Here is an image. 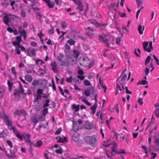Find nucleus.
Here are the masks:
<instances>
[{
    "mask_svg": "<svg viewBox=\"0 0 159 159\" xmlns=\"http://www.w3.org/2000/svg\"><path fill=\"white\" fill-rule=\"evenodd\" d=\"M84 84L86 86H89L91 84L87 80H85L84 81Z\"/></svg>",
    "mask_w": 159,
    "mask_h": 159,
    "instance_id": "nucleus-49",
    "label": "nucleus"
},
{
    "mask_svg": "<svg viewBox=\"0 0 159 159\" xmlns=\"http://www.w3.org/2000/svg\"><path fill=\"white\" fill-rule=\"evenodd\" d=\"M50 101L49 99H46L45 101V103H44L43 107L44 108H45L49 106V103L50 102Z\"/></svg>",
    "mask_w": 159,
    "mask_h": 159,
    "instance_id": "nucleus-38",
    "label": "nucleus"
},
{
    "mask_svg": "<svg viewBox=\"0 0 159 159\" xmlns=\"http://www.w3.org/2000/svg\"><path fill=\"white\" fill-rule=\"evenodd\" d=\"M26 12L23 9L21 10V16L22 17H25L26 16Z\"/></svg>",
    "mask_w": 159,
    "mask_h": 159,
    "instance_id": "nucleus-46",
    "label": "nucleus"
},
{
    "mask_svg": "<svg viewBox=\"0 0 159 159\" xmlns=\"http://www.w3.org/2000/svg\"><path fill=\"white\" fill-rule=\"evenodd\" d=\"M61 25L62 29H65L67 26V24L65 22H62L61 23Z\"/></svg>",
    "mask_w": 159,
    "mask_h": 159,
    "instance_id": "nucleus-37",
    "label": "nucleus"
},
{
    "mask_svg": "<svg viewBox=\"0 0 159 159\" xmlns=\"http://www.w3.org/2000/svg\"><path fill=\"white\" fill-rule=\"evenodd\" d=\"M153 148L155 151L159 152V144H156Z\"/></svg>",
    "mask_w": 159,
    "mask_h": 159,
    "instance_id": "nucleus-47",
    "label": "nucleus"
},
{
    "mask_svg": "<svg viewBox=\"0 0 159 159\" xmlns=\"http://www.w3.org/2000/svg\"><path fill=\"white\" fill-rule=\"evenodd\" d=\"M16 41L18 42L19 43H20L22 41V39L21 36H19L16 37Z\"/></svg>",
    "mask_w": 159,
    "mask_h": 159,
    "instance_id": "nucleus-51",
    "label": "nucleus"
},
{
    "mask_svg": "<svg viewBox=\"0 0 159 159\" xmlns=\"http://www.w3.org/2000/svg\"><path fill=\"white\" fill-rule=\"evenodd\" d=\"M72 108L75 110V111H77L79 110V105H76L75 104L72 105Z\"/></svg>",
    "mask_w": 159,
    "mask_h": 159,
    "instance_id": "nucleus-35",
    "label": "nucleus"
},
{
    "mask_svg": "<svg viewBox=\"0 0 159 159\" xmlns=\"http://www.w3.org/2000/svg\"><path fill=\"white\" fill-rule=\"evenodd\" d=\"M141 148L143 150L145 154V157H148L149 155L148 154V150L146 146L145 145H142L141 146Z\"/></svg>",
    "mask_w": 159,
    "mask_h": 159,
    "instance_id": "nucleus-19",
    "label": "nucleus"
},
{
    "mask_svg": "<svg viewBox=\"0 0 159 159\" xmlns=\"http://www.w3.org/2000/svg\"><path fill=\"white\" fill-rule=\"evenodd\" d=\"M99 84L100 85V86H101V87L102 88H103L104 89V92H105L106 90V89H107V88L106 87V86L105 85L103 84L102 82H101L100 80L99 81Z\"/></svg>",
    "mask_w": 159,
    "mask_h": 159,
    "instance_id": "nucleus-40",
    "label": "nucleus"
},
{
    "mask_svg": "<svg viewBox=\"0 0 159 159\" xmlns=\"http://www.w3.org/2000/svg\"><path fill=\"white\" fill-rule=\"evenodd\" d=\"M107 23H103L102 22H101L100 23H99V24L98 25H97V27H100V26H103V28L102 27H101V28L102 29H103L104 28H106V27L107 26Z\"/></svg>",
    "mask_w": 159,
    "mask_h": 159,
    "instance_id": "nucleus-30",
    "label": "nucleus"
},
{
    "mask_svg": "<svg viewBox=\"0 0 159 159\" xmlns=\"http://www.w3.org/2000/svg\"><path fill=\"white\" fill-rule=\"evenodd\" d=\"M116 112L118 114L119 111V108L118 107V103H116V105L114 107Z\"/></svg>",
    "mask_w": 159,
    "mask_h": 159,
    "instance_id": "nucleus-41",
    "label": "nucleus"
},
{
    "mask_svg": "<svg viewBox=\"0 0 159 159\" xmlns=\"http://www.w3.org/2000/svg\"><path fill=\"white\" fill-rule=\"evenodd\" d=\"M148 84V82L147 81H146L145 80H142V81L141 82V84H143V85H145V84Z\"/></svg>",
    "mask_w": 159,
    "mask_h": 159,
    "instance_id": "nucleus-64",
    "label": "nucleus"
},
{
    "mask_svg": "<svg viewBox=\"0 0 159 159\" xmlns=\"http://www.w3.org/2000/svg\"><path fill=\"white\" fill-rule=\"evenodd\" d=\"M84 140L86 143L93 147H95L97 145V139L94 135L92 136H86Z\"/></svg>",
    "mask_w": 159,
    "mask_h": 159,
    "instance_id": "nucleus-2",
    "label": "nucleus"
},
{
    "mask_svg": "<svg viewBox=\"0 0 159 159\" xmlns=\"http://www.w3.org/2000/svg\"><path fill=\"white\" fill-rule=\"evenodd\" d=\"M12 44L14 46H16L18 45H19V43L16 41H14L12 42Z\"/></svg>",
    "mask_w": 159,
    "mask_h": 159,
    "instance_id": "nucleus-58",
    "label": "nucleus"
},
{
    "mask_svg": "<svg viewBox=\"0 0 159 159\" xmlns=\"http://www.w3.org/2000/svg\"><path fill=\"white\" fill-rule=\"evenodd\" d=\"M18 31L20 36H23L24 39L25 40L27 36L26 32L25 30L23 28L22 26H20L18 28Z\"/></svg>",
    "mask_w": 159,
    "mask_h": 159,
    "instance_id": "nucleus-8",
    "label": "nucleus"
},
{
    "mask_svg": "<svg viewBox=\"0 0 159 159\" xmlns=\"http://www.w3.org/2000/svg\"><path fill=\"white\" fill-rule=\"evenodd\" d=\"M26 51L28 55L30 57L34 56L36 55L35 49L34 48L31 49L30 48H28L27 49Z\"/></svg>",
    "mask_w": 159,
    "mask_h": 159,
    "instance_id": "nucleus-11",
    "label": "nucleus"
},
{
    "mask_svg": "<svg viewBox=\"0 0 159 159\" xmlns=\"http://www.w3.org/2000/svg\"><path fill=\"white\" fill-rule=\"evenodd\" d=\"M34 99L35 102H38L41 99L42 96L35 93L34 94Z\"/></svg>",
    "mask_w": 159,
    "mask_h": 159,
    "instance_id": "nucleus-18",
    "label": "nucleus"
},
{
    "mask_svg": "<svg viewBox=\"0 0 159 159\" xmlns=\"http://www.w3.org/2000/svg\"><path fill=\"white\" fill-rule=\"evenodd\" d=\"M143 7L139 9L136 12V17L137 19H138L139 14L141 10L143 9Z\"/></svg>",
    "mask_w": 159,
    "mask_h": 159,
    "instance_id": "nucleus-59",
    "label": "nucleus"
},
{
    "mask_svg": "<svg viewBox=\"0 0 159 159\" xmlns=\"http://www.w3.org/2000/svg\"><path fill=\"white\" fill-rule=\"evenodd\" d=\"M73 55L74 57V58L77 59L79 56V52L76 49H75L73 50Z\"/></svg>",
    "mask_w": 159,
    "mask_h": 159,
    "instance_id": "nucleus-24",
    "label": "nucleus"
},
{
    "mask_svg": "<svg viewBox=\"0 0 159 159\" xmlns=\"http://www.w3.org/2000/svg\"><path fill=\"white\" fill-rule=\"evenodd\" d=\"M84 126L85 129H91L93 127V125L89 121L85 122Z\"/></svg>",
    "mask_w": 159,
    "mask_h": 159,
    "instance_id": "nucleus-15",
    "label": "nucleus"
},
{
    "mask_svg": "<svg viewBox=\"0 0 159 159\" xmlns=\"http://www.w3.org/2000/svg\"><path fill=\"white\" fill-rule=\"evenodd\" d=\"M25 79L26 81L31 82L32 81L33 78L32 77L31 75H27L25 76Z\"/></svg>",
    "mask_w": 159,
    "mask_h": 159,
    "instance_id": "nucleus-29",
    "label": "nucleus"
},
{
    "mask_svg": "<svg viewBox=\"0 0 159 159\" xmlns=\"http://www.w3.org/2000/svg\"><path fill=\"white\" fill-rule=\"evenodd\" d=\"M120 16L121 18L124 17H126L127 16L126 15V14L125 13H121L120 11H118L117 12V16Z\"/></svg>",
    "mask_w": 159,
    "mask_h": 159,
    "instance_id": "nucleus-34",
    "label": "nucleus"
},
{
    "mask_svg": "<svg viewBox=\"0 0 159 159\" xmlns=\"http://www.w3.org/2000/svg\"><path fill=\"white\" fill-rule=\"evenodd\" d=\"M120 86H121L122 88L123 89V90H124V84H123V85L120 84L119 82H118L117 81V82L116 83V89L117 90H119L120 91L122 90V89L121 88Z\"/></svg>",
    "mask_w": 159,
    "mask_h": 159,
    "instance_id": "nucleus-20",
    "label": "nucleus"
},
{
    "mask_svg": "<svg viewBox=\"0 0 159 159\" xmlns=\"http://www.w3.org/2000/svg\"><path fill=\"white\" fill-rule=\"evenodd\" d=\"M11 71L12 73L15 75V79H16L17 78V72L15 70V67H12L11 69Z\"/></svg>",
    "mask_w": 159,
    "mask_h": 159,
    "instance_id": "nucleus-32",
    "label": "nucleus"
},
{
    "mask_svg": "<svg viewBox=\"0 0 159 159\" xmlns=\"http://www.w3.org/2000/svg\"><path fill=\"white\" fill-rule=\"evenodd\" d=\"M144 71L145 72L146 76H147L148 75L149 72V69L147 67H146Z\"/></svg>",
    "mask_w": 159,
    "mask_h": 159,
    "instance_id": "nucleus-62",
    "label": "nucleus"
},
{
    "mask_svg": "<svg viewBox=\"0 0 159 159\" xmlns=\"http://www.w3.org/2000/svg\"><path fill=\"white\" fill-rule=\"evenodd\" d=\"M43 90L42 89H38L36 93L41 96L43 94Z\"/></svg>",
    "mask_w": 159,
    "mask_h": 159,
    "instance_id": "nucleus-43",
    "label": "nucleus"
},
{
    "mask_svg": "<svg viewBox=\"0 0 159 159\" xmlns=\"http://www.w3.org/2000/svg\"><path fill=\"white\" fill-rule=\"evenodd\" d=\"M67 42L70 45H74L75 43V41L72 39H70L67 40Z\"/></svg>",
    "mask_w": 159,
    "mask_h": 159,
    "instance_id": "nucleus-33",
    "label": "nucleus"
},
{
    "mask_svg": "<svg viewBox=\"0 0 159 159\" xmlns=\"http://www.w3.org/2000/svg\"><path fill=\"white\" fill-rule=\"evenodd\" d=\"M79 134L77 133H75L72 136V139L74 141L76 142L79 140Z\"/></svg>",
    "mask_w": 159,
    "mask_h": 159,
    "instance_id": "nucleus-16",
    "label": "nucleus"
},
{
    "mask_svg": "<svg viewBox=\"0 0 159 159\" xmlns=\"http://www.w3.org/2000/svg\"><path fill=\"white\" fill-rule=\"evenodd\" d=\"M42 80L40 79L38 80H34L32 83V85L34 86L38 85L40 84V82Z\"/></svg>",
    "mask_w": 159,
    "mask_h": 159,
    "instance_id": "nucleus-23",
    "label": "nucleus"
},
{
    "mask_svg": "<svg viewBox=\"0 0 159 159\" xmlns=\"http://www.w3.org/2000/svg\"><path fill=\"white\" fill-rule=\"evenodd\" d=\"M38 72L40 75H43L46 73L45 70L42 69H39Z\"/></svg>",
    "mask_w": 159,
    "mask_h": 159,
    "instance_id": "nucleus-54",
    "label": "nucleus"
},
{
    "mask_svg": "<svg viewBox=\"0 0 159 159\" xmlns=\"http://www.w3.org/2000/svg\"><path fill=\"white\" fill-rule=\"evenodd\" d=\"M6 143L10 147V148H11L13 146L11 141L9 140H8L6 141Z\"/></svg>",
    "mask_w": 159,
    "mask_h": 159,
    "instance_id": "nucleus-52",
    "label": "nucleus"
},
{
    "mask_svg": "<svg viewBox=\"0 0 159 159\" xmlns=\"http://www.w3.org/2000/svg\"><path fill=\"white\" fill-rule=\"evenodd\" d=\"M51 27V29L48 30V33L50 35H52L53 34L54 32V27L52 26L51 25H50Z\"/></svg>",
    "mask_w": 159,
    "mask_h": 159,
    "instance_id": "nucleus-36",
    "label": "nucleus"
},
{
    "mask_svg": "<svg viewBox=\"0 0 159 159\" xmlns=\"http://www.w3.org/2000/svg\"><path fill=\"white\" fill-rule=\"evenodd\" d=\"M99 37L100 41L103 42L108 47H109V42L110 40V39L109 37L107 36L99 35Z\"/></svg>",
    "mask_w": 159,
    "mask_h": 159,
    "instance_id": "nucleus-6",
    "label": "nucleus"
},
{
    "mask_svg": "<svg viewBox=\"0 0 159 159\" xmlns=\"http://www.w3.org/2000/svg\"><path fill=\"white\" fill-rule=\"evenodd\" d=\"M155 114L157 117L159 118V109L157 108L155 111Z\"/></svg>",
    "mask_w": 159,
    "mask_h": 159,
    "instance_id": "nucleus-63",
    "label": "nucleus"
},
{
    "mask_svg": "<svg viewBox=\"0 0 159 159\" xmlns=\"http://www.w3.org/2000/svg\"><path fill=\"white\" fill-rule=\"evenodd\" d=\"M37 45V44L34 41H32L30 42V46L33 47H35Z\"/></svg>",
    "mask_w": 159,
    "mask_h": 159,
    "instance_id": "nucleus-53",
    "label": "nucleus"
},
{
    "mask_svg": "<svg viewBox=\"0 0 159 159\" xmlns=\"http://www.w3.org/2000/svg\"><path fill=\"white\" fill-rule=\"evenodd\" d=\"M144 26H142L140 24L139 25L138 28V30L140 34H143V31H144Z\"/></svg>",
    "mask_w": 159,
    "mask_h": 159,
    "instance_id": "nucleus-17",
    "label": "nucleus"
},
{
    "mask_svg": "<svg viewBox=\"0 0 159 159\" xmlns=\"http://www.w3.org/2000/svg\"><path fill=\"white\" fill-rule=\"evenodd\" d=\"M31 120L32 122L33 123L36 124L38 122V120L37 118L35 117L32 118L31 119Z\"/></svg>",
    "mask_w": 159,
    "mask_h": 159,
    "instance_id": "nucleus-50",
    "label": "nucleus"
},
{
    "mask_svg": "<svg viewBox=\"0 0 159 159\" xmlns=\"http://www.w3.org/2000/svg\"><path fill=\"white\" fill-rule=\"evenodd\" d=\"M9 15L4 16L3 17V21L4 23L7 25L9 26V22L10 20L11 17Z\"/></svg>",
    "mask_w": 159,
    "mask_h": 159,
    "instance_id": "nucleus-13",
    "label": "nucleus"
},
{
    "mask_svg": "<svg viewBox=\"0 0 159 159\" xmlns=\"http://www.w3.org/2000/svg\"><path fill=\"white\" fill-rule=\"evenodd\" d=\"M97 108V106L96 105H94L90 107V109L91 110V113L92 114H95Z\"/></svg>",
    "mask_w": 159,
    "mask_h": 159,
    "instance_id": "nucleus-28",
    "label": "nucleus"
},
{
    "mask_svg": "<svg viewBox=\"0 0 159 159\" xmlns=\"http://www.w3.org/2000/svg\"><path fill=\"white\" fill-rule=\"evenodd\" d=\"M89 20L90 23L94 25L97 27L99 24V23L95 19H90Z\"/></svg>",
    "mask_w": 159,
    "mask_h": 159,
    "instance_id": "nucleus-31",
    "label": "nucleus"
},
{
    "mask_svg": "<svg viewBox=\"0 0 159 159\" xmlns=\"http://www.w3.org/2000/svg\"><path fill=\"white\" fill-rule=\"evenodd\" d=\"M26 111L23 109L17 110L14 113L15 116H19L18 119H20V117L22 116H23V119H26Z\"/></svg>",
    "mask_w": 159,
    "mask_h": 159,
    "instance_id": "nucleus-4",
    "label": "nucleus"
},
{
    "mask_svg": "<svg viewBox=\"0 0 159 159\" xmlns=\"http://www.w3.org/2000/svg\"><path fill=\"white\" fill-rule=\"evenodd\" d=\"M4 120L8 128L10 130H13V133L18 139L22 140L24 136L18 132L17 129H16L15 126H12L11 122L9 120L7 116L5 117Z\"/></svg>",
    "mask_w": 159,
    "mask_h": 159,
    "instance_id": "nucleus-1",
    "label": "nucleus"
},
{
    "mask_svg": "<svg viewBox=\"0 0 159 159\" xmlns=\"http://www.w3.org/2000/svg\"><path fill=\"white\" fill-rule=\"evenodd\" d=\"M51 66L52 70L55 73H57L58 71L57 69V65L56 62L52 61L50 64Z\"/></svg>",
    "mask_w": 159,
    "mask_h": 159,
    "instance_id": "nucleus-12",
    "label": "nucleus"
},
{
    "mask_svg": "<svg viewBox=\"0 0 159 159\" xmlns=\"http://www.w3.org/2000/svg\"><path fill=\"white\" fill-rule=\"evenodd\" d=\"M15 51L17 54L19 55L20 53V51L18 48H15Z\"/></svg>",
    "mask_w": 159,
    "mask_h": 159,
    "instance_id": "nucleus-55",
    "label": "nucleus"
},
{
    "mask_svg": "<svg viewBox=\"0 0 159 159\" xmlns=\"http://www.w3.org/2000/svg\"><path fill=\"white\" fill-rule=\"evenodd\" d=\"M149 156L150 155H151L152 156L151 157H149V158L150 159H154L157 156V154L156 153H154L152 152H151L150 150V149H149Z\"/></svg>",
    "mask_w": 159,
    "mask_h": 159,
    "instance_id": "nucleus-25",
    "label": "nucleus"
},
{
    "mask_svg": "<svg viewBox=\"0 0 159 159\" xmlns=\"http://www.w3.org/2000/svg\"><path fill=\"white\" fill-rule=\"evenodd\" d=\"M117 6L116 5L115 3H112L108 7L109 12V14H110V13L114 14L113 15L114 18L115 19L117 16V12L118 11H116V8Z\"/></svg>",
    "mask_w": 159,
    "mask_h": 159,
    "instance_id": "nucleus-3",
    "label": "nucleus"
},
{
    "mask_svg": "<svg viewBox=\"0 0 159 159\" xmlns=\"http://www.w3.org/2000/svg\"><path fill=\"white\" fill-rule=\"evenodd\" d=\"M30 137L31 135L29 133H27L25 136H23V138H24L25 142L30 145L31 144V142L30 139Z\"/></svg>",
    "mask_w": 159,
    "mask_h": 159,
    "instance_id": "nucleus-14",
    "label": "nucleus"
},
{
    "mask_svg": "<svg viewBox=\"0 0 159 159\" xmlns=\"http://www.w3.org/2000/svg\"><path fill=\"white\" fill-rule=\"evenodd\" d=\"M7 130L4 129L2 132L0 133V138H5L7 136Z\"/></svg>",
    "mask_w": 159,
    "mask_h": 159,
    "instance_id": "nucleus-21",
    "label": "nucleus"
},
{
    "mask_svg": "<svg viewBox=\"0 0 159 159\" xmlns=\"http://www.w3.org/2000/svg\"><path fill=\"white\" fill-rule=\"evenodd\" d=\"M48 7L50 8H52L54 7L55 3L53 1H51L50 0L46 3Z\"/></svg>",
    "mask_w": 159,
    "mask_h": 159,
    "instance_id": "nucleus-22",
    "label": "nucleus"
},
{
    "mask_svg": "<svg viewBox=\"0 0 159 159\" xmlns=\"http://www.w3.org/2000/svg\"><path fill=\"white\" fill-rule=\"evenodd\" d=\"M95 90L94 88L92 86H91L88 87L84 91V94L86 97H89L90 94H94L95 93Z\"/></svg>",
    "mask_w": 159,
    "mask_h": 159,
    "instance_id": "nucleus-7",
    "label": "nucleus"
},
{
    "mask_svg": "<svg viewBox=\"0 0 159 159\" xmlns=\"http://www.w3.org/2000/svg\"><path fill=\"white\" fill-rule=\"evenodd\" d=\"M61 131V128H59L56 131L55 133V134L56 135H58L60 134Z\"/></svg>",
    "mask_w": 159,
    "mask_h": 159,
    "instance_id": "nucleus-61",
    "label": "nucleus"
},
{
    "mask_svg": "<svg viewBox=\"0 0 159 159\" xmlns=\"http://www.w3.org/2000/svg\"><path fill=\"white\" fill-rule=\"evenodd\" d=\"M72 80H73L72 77L71 76L69 77H67L66 79V81L67 83H71Z\"/></svg>",
    "mask_w": 159,
    "mask_h": 159,
    "instance_id": "nucleus-42",
    "label": "nucleus"
},
{
    "mask_svg": "<svg viewBox=\"0 0 159 159\" xmlns=\"http://www.w3.org/2000/svg\"><path fill=\"white\" fill-rule=\"evenodd\" d=\"M57 142L65 143L67 142V138L66 137L63 136L62 137L58 136L56 138Z\"/></svg>",
    "mask_w": 159,
    "mask_h": 159,
    "instance_id": "nucleus-10",
    "label": "nucleus"
},
{
    "mask_svg": "<svg viewBox=\"0 0 159 159\" xmlns=\"http://www.w3.org/2000/svg\"><path fill=\"white\" fill-rule=\"evenodd\" d=\"M125 92L127 94H131L132 93V92L131 91H129L128 89V88L127 87H126L125 88Z\"/></svg>",
    "mask_w": 159,
    "mask_h": 159,
    "instance_id": "nucleus-57",
    "label": "nucleus"
},
{
    "mask_svg": "<svg viewBox=\"0 0 159 159\" xmlns=\"http://www.w3.org/2000/svg\"><path fill=\"white\" fill-rule=\"evenodd\" d=\"M42 144L43 143L42 141L39 140L37 141L33 146L35 147L39 148L42 145Z\"/></svg>",
    "mask_w": 159,
    "mask_h": 159,
    "instance_id": "nucleus-27",
    "label": "nucleus"
},
{
    "mask_svg": "<svg viewBox=\"0 0 159 159\" xmlns=\"http://www.w3.org/2000/svg\"><path fill=\"white\" fill-rule=\"evenodd\" d=\"M20 91L18 90L15 89L14 90V95L16 96H18L20 94Z\"/></svg>",
    "mask_w": 159,
    "mask_h": 159,
    "instance_id": "nucleus-48",
    "label": "nucleus"
},
{
    "mask_svg": "<svg viewBox=\"0 0 159 159\" xmlns=\"http://www.w3.org/2000/svg\"><path fill=\"white\" fill-rule=\"evenodd\" d=\"M143 48L144 51H146L147 52H150L151 50L153 49L152 46V42H149L148 44V43L146 42H143Z\"/></svg>",
    "mask_w": 159,
    "mask_h": 159,
    "instance_id": "nucleus-5",
    "label": "nucleus"
},
{
    "mask_svg": "<svg viewBox=\"0 0 159 159\" xmlns=\"http://www.w3.org/2000/svg\"><path fill=\"white\" fill-rule=\"evenodd\" d=\"M55 152L56 153L59 154H62L63 152L61 149H56L55 150Z\"/></svg>",
    "mask_w": 159,
    "mask_h": 159,
    "instance_id": "nucleus-56",
    "label": "nucleus"
},
{
    "mask_svg": "<svg viewBox=\"0 0 159 159\" xmlns=\"http://www.w3.org/2000/svg\"><path fill=\"white\" fill-rule=\"evenodd\" d=\"M121 40V39L120 37H117L116 39V44L119 45L120 44Z\"/></svg>",
    "mask_w": 159,
    "mask_h": 159,
    "instance_id": "nucleus-44",
    "label": "nucleus"
},
{
    "mask_svg": "<svg viewBox=\"0 0 159 159\" xmlns=\"http://www.w3.org/2000/svg\"><path fill=\"white\" fill-rule=\"evenodd\" d=\"M151 59V57L150 56H148L145 60V65L146 66H147V64L149 63Z\"/></svg>",
    "mask_w": 159,
    "mask_h": 159,
    "instance_id": "nucleus-39",
    "label": "nucleus"
},
{
    "mask_svg": "<svg viewBox=\"0 0 159 159\" xmlns=\"http://www.w3.org/2000/svg\"><path fill=\"white\" fill-rule=\"evenodd\" d=\"M73 129L74 131H77L79 129V127L76 123H73Z\"/></svg>",
    "mask_w": 159,
    "mask_h": 159,
    "instance_id": "nucleus-26",
    "label": "nucleus"
},
{
    "mask_svg": "<svg viewBox=\"0 0 159 159\" xmlns=\"http://www.w3.org/2000/svg\"><path fill=\"white\" fill-rule=\"evenodd\" d=\"M127 78V75L126 74H124L123 75L122 77H120L118 78L117 79V81L119 82L120 84H124L125 81Z\"/></svg>",
    "mask_w": 159,
    "mask_h": 159,
    "instance_id": "nucleus-9",
    "label": "nucleus"
},
{
    "mask_svg": "<svg viewBox=\"0 0 159 159\" xmlns=\"http://www.w3.org/2000/svg\"><path fill=\"white\" fill-rule=\"evenodd\" d=\"M37 36L39 37L40 39L41 40L42 39V37L43 36V35L42 32H40L37 34Z\"/></svg>",
    "mask_w": 159,
    "mask_h": 159,
    "instance_id": "nucleus-60",
    "label": "nucleus"
},
{
    "mask_svg": "<svg viewBox=\"0 0 159 159\" xmlns=\"http://www.w3.org/2000/svg\"><path fill=\"white\" fill-rule=\"evenodd\" d=\"M42 112L43 116H45L46 114L48 113V108H45L42 111Z\"/></svg>",
    "mask_w": 159,
    "mask_h": 159,
    "instance_id": "nucleus-45",
    "label": "nucleus"
}]
</instances>
